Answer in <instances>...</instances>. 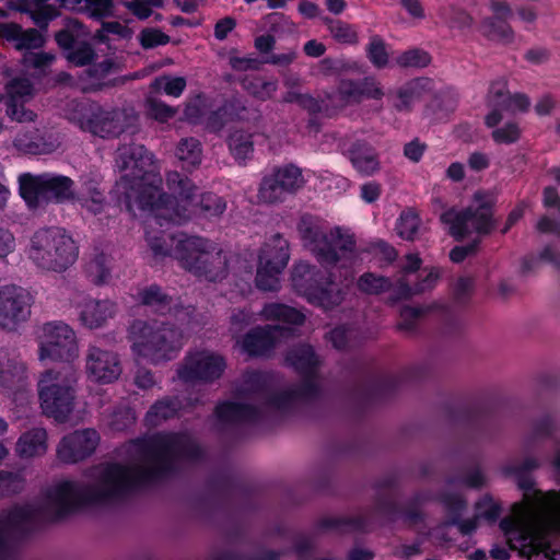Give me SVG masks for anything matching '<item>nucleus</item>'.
<instances>
[{
    "mask_svg": "<svg viewBox=\"0 0 560 560\" xmlns=\"http://www.w3.org/2000/svg\"><path fill=\"white\" fill-rule=\"evenodd\" d=\"M117 166L122 172L116 183L115 192L124 199L129 211L144 212L147 241L155 255L173 256L183 268L209 281L221 279L226 271V257L214 243L199 237L156 236L150 230L164 223H182L194 215L205 218L221 215L225 201L212 194L200 192L187 177L177 172L166 174L170 195L161 191L162 178L156 172L153 156L143 145L119 148Z\"/></svg>",
    "mask_w": 560,
    "mask_h": 560,
    "instance_id": "f257e3e1",
    "label": "nucleus"
},
{
    "mask_svg": "<svg viewBox=\"0 0 560 560\" xmlns=\"http://www.w3.org/2000/svg\"><path fill=\"white\" fill-rule=\"evenodd\" d=\"M287 361L305 375L302 388L276 394L270 390L265 374L252 372L245 381L244 401L219 405L217 408L218 419L224 423L254 421L265 413L285 411L301 398L311 397L316 390V384L311 377L319 363L312 347L302 345L292 349L287 355Z\"/></svg>",
    "mask_w": 560,
    "mask_h": 560,
    "instance_id": "f03ea898",
    "label": "nucleus"
},
{
    "mask_svg": "<svg viewBox=\"0 0 560 560\" xmlns=\"http://www.w3.org/2000/svg\"><path fill=\"white\" fill-rule=\"evenodd\" d=\"M298 230L304 245L323 266L349 270L362 260L353 236L338 228L326 232L313 218L303 217ZM351 277L352 272L346 271L345 278Z\"/></svg>",
    "mask_w": 560,
    "mask_h": 560,
    "instance_id": "7ed1b4c3",
    "label": "nucleus"
},
{
    "mask_svg": "<svg viewBox=\"0 0 560 560\" xmlns=\"http://www.w3.org/2000/svg\"><path fill=\"white\" fill-rule=\"evenodd\" d=\"M127 338L136 360L152 364L172 360L183 346L182 331L159 319H135Z\"/></svg>",
    "mask_w": 560,
    "mask_h": 560,
    "instance_id": "20e7f679",
    "label": "nucleus"
},
{
    "mask_svg": "<svg viewBox=\"0 0 560 560\" xmlns=\"http://www.w3.org/2000/svg\"><path fill=\"white\" fill-rule=\"evenodd\" d=\"M78 370L71 364L43 372L37 382L42 411L58 422L69 420L75 407Z\"/></svg>",
    "mask_w": 560,
    "mask_h": 560,
    "instance_id": "39448f33",
    "label": "nucleus"
},
{
    "mask_svg": "<svg viewBox=\"0 0 560 560\" xmlns=\"http://www.w3.org/2000/svg\"><path fill=\"white\" fill-rule=\"evenodd\" d=\"M79 249L70 234L59 228L42 229L31 238L28 257L38 267L61 272L73 265Z\"/></svg>",
    "mask_w": 560,
    "mask_h": 560,
    "instance_id": "423d86ee",
    "label": "nucleus"
},
{
    "mask_svg": "<svg viewBox=\"0 0 560 560\" xmlns=\"http://www.w3.org/2000/svg\"><path fill=\"white\" fill-rule=\"evenodd\" d=\"M292 284L294 290L310 303L325 310L338 306L345 298V292L334 284L330 276L324 277L320 271L306 262L294 266Z\"/></svg>",
    "mask_w": 560,
    "mask_h": 560,
    "instance_id": "0eeeda50",
    "label": "nucleus"
},
{
    "mask_svg": "<svg viewBox=\"0 0 560 560\" xmlns=\"http://www.w3.org/2000/svg\"><path fill=\"white\" fill-rule=\"evenodd\" d=\"M38 359L72 363L79 358V342L74 329L65 322L43 324L36 332Z\"/></svg>",
    "mask_w": 560,
    "mask_h": 560,
    "instance_id": "6e6552de",
    "label": "nucleus"
},
{
    "mask_svg": "<svg viewBox=\"0 0 560 560\" xmlns=\"http://www.w3.org/2000/svg\"><path fill=\"white\" fill-rule=\"evenodd\" d=\"M20 184L21 196L31 208H37L48 200L75 201L73 180L63 175L25 174L21 176Z\"/></svg>",
    "mask_w": 560,
    "mask_h": 560,
    "instance_id": "1a4fd4ad",
    "label": "nucleus"
},
{
    "mask_svg": "<svg viewBox=\"0 0 560 560\" xmlns=\"http://www.w3.org/2000/svg\"><path fill=\"white\" fill-rule=\"evenodd\" d=\"M70 120L77 124L81 130L103 139L117 137L126 128L124 112L96 103L78 104Z\"/></svg>",
    "mask_w": 560,
    "mask_h": 560,
    "instance_id": "9d476101",
    "label": "nucleus"
},
{
    "mask_svg": "<svg viewBox=\"0 0 560 560\" xmlns=\"http://www.w3.org/2000/svg\"><path fill=\"white\" fill-rule=\"evenodd\" d=\"M441 220L450 225V232L455 237L472 232L487 234L492 229L490 199L483 192H476L472 203L466 210L451 209L442 214Z\"/></svg>",
    "mask_w": 560,
    "mask_h": 560,
    "instance_id": "9b49d317",
    "label": "nucleus"
},
{
    "mask_svg": "<svg viewBox=\"0 0 560 560\" xmlns=\"http://www.w3.org/2000/svg\"><path fill=\"white\" fill-rule=\"evenodd\" d=\"M289 261L288 242L273 235L260 249L256 284L265 291H275L280 284V275Z\"/></svg>",
    "mask_w": 560,
    "mask_h": 560,
    "instance_id": "f8f14e48",
    "label": "nucleus"
},
{
    "mask_svg": "<svg viewBox=\"0 0 560 560\" xmlns=\"http://www.w3.org/2000/svg\"><path fill=\"white\" fill-rule=\"evenodd\" d=\"M439 279V269L422 267V260L418 254H408L401 262L396 283L399 293L408 298L432 290Z\"/></svg>",
    "mask_w": 560,
    "mask_h": 560,
    "instance_id": "ddd939ff",
    "label": "nucleus"
},
{
    "mask_svg": "<svg viewBox=\"0 0 560 560\" xmlns=\"http://www.w3.org/2000/svg\"><path fill=\"white\" fill-rule=\"evenodd\" d=\"M33 298L25 289L5 284L0 287V328L16 330L32 314Z\"/></svg>",
    "mask_w": 560,
    "mask_h": 560,
    "instance_id": "4468645a",
    "label": "nucleus"
},
{
    "mask_svg": "<svg viewBox=\"0 0 560 560\" xmlns=\"http://www.w3.org/2000/svg\"><path fill=\"white\" fill-rule=\"evenodd\" d=\"M225 369L224 359L208 350L189 353L177 370L178 377L184 382H212L219 378Z\"/></svg>",
    "mask_w": 560,
    "mask_h": 560,
    "instance_id": "2eb2a0df",
    "label": "nucleus"
},
{
    "mask_svg": "<svg viewBox=\"0 0 560 560\" xmlns=\"http://www.w3.org/2000/svg\"><path fill=\"white\" fill-rule=\"evenodd\" d=\"M122 372L117 353L97 345H90L85 354L86 377L97 384H112Z\"/></svg>",
    "mask_w": 560,
    "mask_h": 560,
    "instance_id": "dca6fc26",
    "label": "nucleus"
},
{
    "mask_svg": "<svg viewBox=\"0 0 560 560\" xmlns=\"http://www.w3.org/2000/svg\"><path fill=\"white\" fill-rule=\"evenodd\" d=\"M100 443L93 429L75 430L65 435L56 447V457L62 464H77L90 457Z\"/></svg>",
    "mask_w": 560,
    "mask_h": 560,
    "instance_id": "f3484780",
    "label": "nucleus"
},
{
    "mask_svg": "<svg viewBox=\"0 0 560 560\" xmlns=\"http://www.w3.org/2000/svg\"><path fill=\"white\" fill-rule=\"evenodd\" d=\"M78 319L82 326L89 329H97L107 324L117 314V305L114 301L98 300L83 293H77L71 299Z\"/></svg>",
    "mask_w": 560,
    "mask_h": 560,
    "instance_id": "a211bd4d",
    "label": "nucleus"
},
{
    "mask_svg": "<svg viewBox=\"0 0 560 560\" xmlns=\"http://www.w3.org/2000/svg\"><path fill=\"white\" fill-rule=\"evenodd\" d=\"M360 81L342 80L338 90L334 95H329L328 100L317 101L310 95H295L289 93L284 101L299 102L302 106L311 112H326L329 113V106L334 108H342L350 103L360 102Z\"/></svg>",
    "mask_w": 560,
    "mask_h": 560,
    "instance_id": "6ab92c4d",
    "label": "nucleus"
},
{
    "mask_svg": "<svg viewBox=\"0 0 560 560\" xmlns=\"http://www.w3.org/2000/svg\"><path fill=\"white\" fill-rule=\"evenodd\" d=\"M7 115L18 122L35 121L37 115L24 106L35 95L33 84L28 79L14 78L5 85Z\"/></svg>",
    "mask_w": 560,
    "mask_h": 560,
    "instance_id": "aec40b11",
    "label": "nucleus"
},
{
    "mask_svg": "<svg viewBox=\"0 0 560 560\" xmlns=\"http://www.w3.org/2000/svg\"><path fill=\"white\" fill-rule=\"evenodd\" d=\"M28 385L25 364L9 349H0V389L8 397L23 394Z\"/></svg>",
    "mask_w": 560,
    "mask_h": 560,
    "instance_id": "412c9836",
    "label": "nucleus"
},
{
    "mask_svg": "<svg viewBox=\"0 0 560 560\" xmlns=\"http://www.w3.org/2000/svg\"><path fill=\"white\" fill-rule=\"evenodd\" d=\"M289 329L281 326H266L249 331L242 341H237L249 355H261L275 347L278 338L287 336Z\"/></svg>",
    "mask_w": 560,
    "mask_h": 560,
    "instance_id": "4be33fe9",
    "label": "nucleus"
},
{
    "mask_svg": "<svg viewBox=\"0 0 560 560\" xmlns=\"http://www.w3.org/2000/svg\"><path fill=\"white\" fill-rule=\"evenodd\" d=\"M138 300L141 304L151 307L162 315L174 314L176 318L184 322V316H189L190 308H179L171 298L162 292L156 285H150L138 292Z\"/></svg>",
    "mask_w": 560,
    "mask_h": 560,
    "instance_id": "5701e85b",
    "label": "nucleus"
},
{
    "mask_svg": "<svg viewBox=\"0 0 560 560\" xmlns=\"http://www.w3.org/2000/svg\"><path fill=\"white\" fill-rule=\"evenodd\" d=\"M432 93V82L429 79L412 80L395 92L394 107L399 112H409L412 106L430 96Z\"/></svg>",
    "mask_w": 560,
    "mask_h": 560,
    "instance_id": "b1692460",
    "label": "nucleus"
},
{
    "mask_svg": "<svg viewBox=\"0 0 560 560\" xmlns=\"http://www.w3.org/2000/svg\"><path fill=\"white\" fill-rule=\"evenodd\" d=\"M0 35L14 44L18 50L37 49L44 45L43 35L34 28L23 30L15 23L0 25Z\"/></svg>",
    "mask_w": 560,
    "mask_h": 560,
    "instance_id": "393cba45",
    "label": "nucleus"
},
{
    "mask_svg": "<svg viewBox=\"0 0 560 560\" xmlns=\"http://www.w3.org/2000/svg\"><path fill=\"white\" fill-rule=\"evenodd\" d=\"M348 158L355 171L363 176H372L381 168L377 153L366 143H354L348 151Z\"/></svg>",
    "mask_w": 560,
    "mask_h": 560,
    "instance_id": "a878e982",
    "label": "nucleus"
},
{
    "mask_svg": "<svg viewBox=\"0 0 560 560\" xmlns=\"http://www.w3.org/2000/svg\"><path fill=\"white\" fill-rule=\"evenodd\" d=\"M47 432L43 428H35L22 434L16 442V453L24 458L43 456L48 448Z\"/></svg>",
    "mask_w": 560,
    "mask_h": 560,
    "instance_id": "bb28decb",
    "label": "nucleus"
},
{
    "mask_svg": "<svg viewBox=\"0 0 560 560\" xmlns=\"http://www.w3.org/2000/svg\"><path fill=\"white\" fill-rule=\"evenodd\" d=\"M510 95L508 82L504 78L491 82L488 93V105L492 107V110L485 118L487 127L494 128L503 119L500 108L505 103V97L508 98Z\"/></svg>",
    "mask_w": 560,
    "mask_h": 560,
    "instance_id": "cd10ccee",
    "label": "nucleus"
},
{
    "mask_svg": "<svg viewBox=\"0 0 560 560\" xmlns=\"http://www.w3.org/2000/svg\"><path fill=\"white\" fill-rule=\"evenodd\" d=\"M75 201L89 211L98 213L104 203V194L100 188V180L96 177L84 176L81 188L75 194Z\"/></svg>",
    "mask_w": 560,
    "mask_h": 560,
    "instance_id": "c85d7f7f",
    "label": "nucleus"
},
{
    "mask_svg": "<svg viewBox=\"0 0 560 560\" xmlns=\"http://www.w3.org/2000/svg\"><path fill=\"white\" fill-rule=\"evenodd\" d=\"M192 401L189 399L185 406H183L177 399H163L155 402L150 410L147 412L145 421L149 425H159L164 420H167L176 415L179 410L186 407H191Z\"/></svg>",
    "mask_w": 560,
    "mask_h": 560,
    "instance_id": "c756f323",
    "label": "nucleus"
},
{
    "mask_svg": "<svg viewBox=\"0 0 560 560\" xmlns=\"http://www.w3.org/2000/svg\"><path fill=\"white\" fill-rule=\"evenodd\" d=\"M500 514V506L491 498L485 497L476 504V517L474 520H466L458 524L463 534H469L477 527V521L485 518L493 522Z\"/></svg>",
    "mask_w": 560,
    "mask_h": 560,
    "instance_id": "7c9ffc66",
    "label": "nucleus"
},
{
    "mask_svg": "<svg viewBox=\"0 0 560 560\" xmlns=\"http://www.w3.org/2000/svg\"><path fill=\"white\" fill-rule=\"evenodd\" d=\"M262 318L267 320H279L287 324L301 325L305 316L300 311L283 304L271 303L261 310Z\"/></svg>",
    "mask_w": 560,
    "mask_h": 560,
    "instance_id": "2f4dec72",
    "label": "nucleus"
},
{
    "mask_svg": "<svg viewBox=\"0 0 560 560\" xmlns=\"http://www.w3.org/2000/svg\"><path fill=\"white\" fill-rule=\"evenodd\" d=\"M176 156L185 170H194L201 163L202 150L198 140L194 138L183 139L176 149Z\"/></svg>",
    "mask_w": 560,
    "mask_h": 560,
    "instance_id": "473e14b6",
    "label": "nucleus"
},
{
    "mask_svg": "<svg viewBox=\"0 0 560 560\" xmlns=\"http://www.w3.org/2000/svg\"><path fill=\"white\" fill-rule=\"evenodd\" d=\"M327 30L330 36L342 45H357L359 43V33L354 25L341 20H327Z\"/></svg>",
    "mask_w": 560,
    "mask_h": 560,
    "instance_id": "72a5a7b5",
    "label": "nucleus"
},
{
    "mask_svg": "<svg viewBox=\"0 0 560 560\" xmlns=\"http://www.w3.org/2000/svg\"><path fill=\"white\" fill-rule=\"evenodd\" d=\"M271 174L278 179L287 194H292L304 185L302 172L296 166H283L275 170Z\"/></svg>",
    "mask_w": 560,
    "mask_h": 560,
    "instance_id": "f704fd0d",
    "label": "nucleus"
},
{
    "mask_svg": "<svg viewBox=\"0 0 560 560\" xmlns=\"http://www.w3.org/2000/svg\"><path fill=\"white\" fill-rule=\"evenodd\" d=\"M110 262L112 260L103 254L96 255L91 259L85 268L91 282L96 285L107 283L110 279Z\"/></svg>",
    "mask_w": 560,
    "mask_h": 560,
    "instance_id": "c9c22d12",
    "label": "nucleus"
},
{
    "mask_svg": "<svg viewBox=\"0 0 560 560\" xmlns=\"http://www.w3.org/2000/svg\"><path fill=\"white\" fill-rule=\"evenodd\" d=\"M37 133V129L21 131L15 136L13 143L18 149L27 153H48L52 151V145L47 147L40 143Z\"/></svg>",
    "mask_w": 560,
    "mask_h": 560,
    "instance_id": "e433bc0d",
    "label": "nucleus"
},
{
    "mask_svg": "<svg viewBox=\"0 0 560 560\" xmlns=\"http://www.w3.org/2000/svg\"><path fill=\"white\" fill-rule=\"evenodd\" d=\"M244 89L253 96L259 100L270 98L277 91L276 80H265L259 77L246 78L243 81Z\"/></svg>",
    "mask_w": 560,
    "mask_h": 560,
    "instance_id": "4c0bfd02",
    "label": "nucleus"
},
{
    "mask_svg": "<svg viewBox=\"0 0 560 560\" xmlns=\"http://www.w3.org/2000/svg\"><path fill=\"white\" fill-rule=\"evenodd\" d=\"M287 195L288 194L272 174L264 177L258 191L259 201L265 203H275L282 201Z\"/></svg>",
    "mask_w": 560,
    "mask_h": 560,
    "instance_id": "58836bf2",
    "label": "nucleus"
},
{
    "mask_svg": "<svg viewBox=\"0 0 560 560\" xmlns=\"http://www.w3.org/2000/svg\"><path fill=\"white\" fill-rule=\"evenodd\" d=\"M250 135L243 131H234L229 138V148L232 155L240 162L245 161L253 152Z\"/></svg>",
    "mask_w": 560,
    "mask_h": 560,
    "instance_id": "ea45409f",
    "label": "nucleus"
},
{
    "mask_svg": "<svg viewBox=\"0 0 560 560\" xmlns=\"http://www.w3.org/2000/svg\"><path fill=\"white\" fill-rule=\"evenodd\" d=\"M358 289L368 294H380L387 291L392 282L388 278L376 276L372 272L363 273L358 279Z\"/></svg>",
    "mask_w": 560,
    "mask_h": 560,
    "instance_id": "a19ab883",
    "label": "nucleus"
},
{
    "mask_svg": "<svg viewBox=\"0 0 560 560\" xmlns=\"http://www.w3.org/2000/svg\"><path fill=\"white\" fill-rule=\"evenodd\" d=\"M152 88L168 96L178 97L186 88V80L183 77L162 75L152 82Z\"/></svg>",
    "mask_w": 560,
    "mask_h": 560,
    "instance_id": "79ce46f5",
    "label": "nucleus"
},
{
    "mask_svg": "<svg viewBox=\"0 0 560 560\" xmlns=\"http://www.w3.org/2000/svg\"><path fill=\"white\" fill-rule=\"evenodd\" d=\"M522 135V129L516 121H509L501 127L494 128L491 137L499 144H511L516 142Z\"/></svg>",
    "mask_w": 560,
    "mask_h": 560,
    "instance_id": "37998d69",
    "label": "nucleus"
},
{
    "mask_svg": "<svg viewBox=\"0 0 560 560\" xmlns=\"http://www.w3.org/2000/svg\"><path fill=\"white\" fill-rule=\"evenodd\" d=\"M481 30L482 33L492 40L506 44L513 38L512 30L502 21L495 23L491 20H487L483 22Z\"/></svg>",
    "mask_w": 560,
    "mask_h": 560,
    "instance_id": "c03bdc74",
    "label": "nucleus"
},
{
    "mask_svg": "<svg viewBox=\"0 0 560 560\" xmlns=\"http://www.w3.org/2000/svg\"><path fill=\"white\" fill-rule=\"evenodd\" d=\"M419 225V217L411 211H405L398 219L396 230L400 237L410 241L416 236Z\"/></svg>",
    "mask_w": 560,
    "mask_h": 560,
    "instance_id": "a18cd8bd",
    "label": "nucleus"
},
{
    "mask_svg": "<svg viewBox=\"0 0 560 560\" xmlns=\"http://www.w3.org/2000/svg\"><path fill=\"white\" fill-rule=\"evenodd\" d=\"M83 34V25L80 22L69 21L67 27L56 34V40L60 47L68 49Z\"/></svg>",
    "mask_w": 560,
    "mask_h": 560,
    "instance_id": "49530a36",
    "label": "nucleus"
},
{
    "mask_svg": "<svg viewBox=\"0 0 560 560\" xmlns=\"http://www.w3.org/2000/svg\"><path fill=\"white\" fill-rule=\"evenodd\" d=\"M368 57L376 68H384L388 62V54L384 42L375 36L371 38L368 46Z\"/></svg>",
    "mask_w": 560,
    "mask_h": 560,
    "instance_id": "de8ad7c7",
    "label": "nucleus"
},
{
    "mask_svg": "<svg viewBox=\"0 0 560 560\" xmlns=\"http://www.w3.org/2000/svg\"><path fill=\"white\" fill-rule=\"evenodd\" d=\"M530 106L529 98L522 93L511 94L508 98L505 97V103L500 108L502 115L505 114H518L526 113Z\"/></svg>",
    "mask_w": 560,
    "mask_h": 560,
    "instance_id": "09e8293b",
    "label": "nucleus"
},
{
    "mask_svg": "<svg viewBox=\"0 0 560 560\" xmlns=\"http://www.w3.org/2000/svg\"><path fill=\"white\" fill-rule=\"evenodd\" d=\"M398 63L402 67L421 68L430 63L431 57L428 52L419 49H412L404 52L397 59Z\"/></svg>",
    "mask_w": 560,
    "mask_h": 560,
    "instance_id": "8fccbe9b",
    "label": "nucleus"
},
{
    "mask_svg": "<svg viewBox=\"0 0 560 560\" xmlns=\"http://www.w3.org/2000/svg\"><path fill=\"white\" fill-rule=\"evenodd\" d=\"M322 67L324 70L332 71L336 73L358 72L360 70V66L357 61L343 58H326L322 61Z\"/></svg>",
    "mask_w": 560,
    "mask_h": 560,
    "instance_id": "3c124183",
    "label": "nucleus"
},
{
    "mask_svg": "<svg viewBox=\"0 0 560 560\" xmlns=\"http://www.w3.org/2000/svg\"><path fill=\"white\" fill-rule=\"evenodd\" d=\"M1 483L2 493L4 497L22 491L24 488L25 480L20 472L13 474L1 471Z\"/></svg>",
    "mask_w": 560,
    "mask_h": 560,
    "instance_id": "603ef678",
    "label": "nucleus"
},
{
    "mask_svg": "<svg viewBox=\"0 0 560 560\" xmlns=\"http://www.w3.org/2000/svg\"><path fill=\"white\" fill-rule=\"evenodd\" d=\"M360 101L363 97L378 101L385 95L381 83L373 77H365L360 81Z\"/></svg>",
    "mask_w": 560,
    "mask_h": 560,
    "instance_id": "864d4df0",
    "label": "nucleus"
},
{
    "mask_svg": "<svg viewBox=\"0 0 560 560\" xmlns=\"http://www.w3.org/2000/svg\"><path fill=\"white\" fill-rule=\"evenodd\" d=\"M54 59V55L48 52L27 51L23 57V63L26 68L44 70Z\"/></svg>",
    "mask_w": 560,
    "mask_h": 560,
    "instance_id": "5fc2aeb1",
    "label": "nucleus"
},
{
    "mask_svg": "<svg viewBox=\"0 0 560 560\" xmlns=\"http://www.w3.org/2000/svg\"><path fill=\"white\" fill-rule=\"evenodd\" d=\"M170 37L159 30L148 28L143 30L140 34V43L143 48H153L160 45H165Z\"/></svg>",
    "mask_w": 560,
    "mask_h": 560,
    "instance_id": "6e6d98bb",
    "label": "nucleus"
},
{
    "mask_svg": "<svg viewBox=\"0 0 560 560\" xmlns=\"http://www.w3.org/2000/svg\"><path fill=\"white\" fill-rule=\"evenodd\" d=\"M106 34H113L117 35L121 38H129L131 37V31L126 25L119 23V22H108L103 24L102 30H98L94 37L104 40L106 39Z\"/></svg>",
    "mask_w": 560,
    "mask_h": 560,
    "instance_id": "4d7b16f0",
    "label": "nucleus"
},
{
    "mask_svg": "<svg viewBox=\"0 0 560 560\" xmlns=\"http://www.w3.org/2000/svg\"><path fill=\"white\" fill-rule=\"evenodd\" d=\"M150 115L159 121H167L176 114V109L155 100L148 102Z\"/></svg>",
    "mask_w": 560,
    "mask_h": 560,
    "instance_id": "13d9d810",
    "label": "nucleus"
},
{
    "mask_svg": "<svg viewBox=\"0 0 560 560\" xmlns=\"http://www.w3.org/2000/svg\"><path fill=\"white\" fill-rule=\"evenodd\" d=\"M94 58V51L88 44L75 47L68 54V59L75 66H84L90 63Z\"/></svg>",
    "mask_w": 560,
    "mask_h": 560,
    "instance_id": "bf43d9fd",
    "label": "nucleus"
},
{
    "mask_svg": "<svg viewBox=\"0 0 560 560\" xmlns=\"http://www.w3.org/2000/svg\"><path fill=\"white\" fill-rule=\"evenodd\" d=\"M231 114L232 107L230 105H224L210 115L208 118V127L212 131H219L225 125V122L230 120Z\"/></svg>",
    "mask_w": 560,
    "mask_h": 560,
    "instance_id": "052dcab7",
    "label": "nucleus"
},
{
    "mask_svg": "<svg viewBox=\"0 0 560 560\" xmlns=\"http://www.w3.org/2000/svg\"><path fill=\"white\" fill-rule=\"evenodd\" d=\"M425 311L420 307L405 306L400 311L399 328L402 330H411L413 323L419 318Z\"/></svg>",
    "mask_w": 560,
    "mask_h": 560,
    "instance_id": "680f3d73",
    "label": "nucleus"
},
{
    "mask_svg": "<svg viewBox=\"0 0 560 560\" xmlns=\"http://www.w3.org/2000/svg\"><path fill=\"white\" fill-rule=\"evenodd\" d=\"M86 7L94 18H105L113 14L112 0H86Z\"/></svg>",
    "mask_w": 560,
    "mask_h": 560,
    "instance_id": "e2e57ef3",
    "label": "nucleus"
},
{
    "mask_svg": "<svg viewBox=\"0 0 560 560\" xmlns=\"http://www.w3.org/2000/svg\"><path fill=\"white\" fill-rule=\"evenodd\" d=\"M445 14L446 22L451 27L463 30L471 25V18L465 11L450 9L445 12Z\"/></svg>",
    "mask_w": 560,
    "mask_h": 560,
    "instance_id": "0e129e2a",
    "label": "nucleus"
},
{
    "mask_svg": "<svg viewBox=\"0 0 560 560\" xmlns=\"http://www.w3.org/2000/svg\"><path fill=\"white\" fill-rule=\"evenodd\" d=\"M15 237L8 229L0 226V259L8 257L15 249Z\"/></svg>",
    "mask_w": 560,
    "mask_h": 560,
    "instance_id": "69168bd1",
    "label": "nucleus"
},
{
    "mask_svg": "<svg viewBox=\"0 0 560 560\" xmlns=\"http://www.w3.org/2000/svg\"><path fill=\"white\" fill-rule=\"evenodd\" d=\"M126 7L139 19H148L151 13V3L148 0H133L125 3Z\"/></svg>",
    "mask_w": 560,
    "mask_h": 560,
    "instance_id": "338daca9",
    "label": "nucleus"
},
{
    "mask_svg": "<svg viewBox=\"0 0 560 560\" xmlns=\"http://www.w3.org/2000/svg\"><path fill=\"white\" fill-rule=\"evenodd\" d=\"M425 144L421 143L418 140H412L409 143H407L404 148V154L405 156L412 161V162H419L424 153Z\"/></svg>",
    "mask_w": 560,
    "mask_h": 560,
    "instance_id": "774afa93",
    "label": "nucleus"
}]
</instances>
